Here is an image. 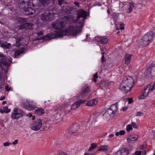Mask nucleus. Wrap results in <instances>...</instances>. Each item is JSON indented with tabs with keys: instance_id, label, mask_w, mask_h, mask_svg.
Segmentation results:
<instances>
[{
	"instance_id": "nucleus-1",
	"label": "nucleus",
	"mask_w": 155,
	"mask_h": 155,
	"mask_svg": "<svg viewBox=\"0 0 155 155\" xmlns=\"http://www.w3.org/2000/svg\"><path fill=\"white\" fill-rule=\"evenodd\" d=\"M78 18L76 20L81 18H82L81 21L77 23L75 27L72 26H69L66 29L59 31V38L64 36L72 35L75 36L81 32L82 28L84 26V22L87 16V13L85 10H78Z\"/></svg>"
},
{
	"instance_id": "nucleus-2",
	"label": "nucleus",
	"mask_w": 155,
	"mask_h": 155,
	"mask_svg": "<svg viewBox=\"0 0 155 155\" xmlns=\"http://www.w3.org/2000/svg\"><path fill=\"white\" fill-rule=\"evenodd\" d=\"M134 83V80L132 77L129 76L125 77L121 83L119 89L123 92L126 93L131 89Z\"/></svg>"
},
{
	"instance_id": "nucleus-3",
	"label": "nucleus",
	"mask_w": 155,
	"mask_h": 155,
	"mask_svg": "<svg viewBox=\"0 0 155 155\" xmlns=\"http://www.w3.org/2000/svg\"><path fill=\"white\" fill-rule=\"evenodd\" d=\"M155 37V35L153 32L149 31L140 40L139 44L142 47L147 46L152 41Z\"/></svg>"
},
{
	"instance_id": "nucleus-4",
	"label": "nucleus",
	"mask_w": 155,
	"mask_h": 155,
	"mask_svg": "<svg viewBox=\"0 0 155 155\" xmlns=\"http://www.w3.org/2000/svg\"><path fill=\"white\" fill-rule=\"evenodd\" d=\"M0 57L2 58L0 63V66L2 69L7 71L9 64L12 61V59L9 57L4 56L2 53L0 52Z\"/></svg>"
},
{
	"instance_id": "nucleus-5",
	"label": "nucleus",
	"mask_w": 155,
	"mask_h": 155,
	"mask_svg": "<svg viewBox=\"0 0 155 155\" xmlns=\"http://www.w3.org/2000/svg\"><path fill=\"white\" fill-rule=\"evenodd\" d=\"M51 26L53 28L56 30L54 31L55 33H50L46 35L45 39L48 40L58 37V21L57 20L55 22H53L51 25Z\"/></svg>"
},
{
	"instance_id": "nucleus-6",
	"label": "nucleus",
	"mask_w": 155,
	"mask_h": 155,
	"mask_svg": "<svg viewBox=\"0 0 155 155\" xmlns=\"http://www.w3.org/2000/svg\"><path fill=\"white\" fill-rule=\"evenodd\" d=\"M25 115L24 112L18 108H14L12 111L11 117L15 120L18 119Z\"/></svg>"
},
{
	"instance_id": "nucleus-7",
	"label": "nucleus",
	"mask_w": 155,
	"mask_h": 155,
	"mask_svg": "<svg viewBox=\"0 0 155 155\" xmlns=\"http://www.w3.org/2000/svg\"><path fill=\"white\" fill-rule=\"evenodd\" d=\"M56 14L53 13H45L42 15L41 17V21H49L54 20Z\"/></svg>"
},
{
	"instance_id": "nucleus-8",
	"label": "nucleus",
	"mask_w": 155,
	"mask_h": 155,
	"mask_svg": "<svg viewBox=\"0 0 155 155\" xmlns=\"http://www.w3.org/2000/svg\"><path fill=\"white\" fill-rule=\"evenodd\" d=\"M42 126V121L41 119H38L32 123L31 128L33 130L38 131L41 128Z\"/></svg>"
},
{
	"instance_id": "nucleus-9",
	"label": "nucleus",
	"mask_w": 155,
	"mask_h": 155,
	"mask_svg": "<svg viewBox=\"0 0 155 155\" xmlns=\"http://www.w3.org/2000/svg\"><path fill=\"white\" fill-rule=\"evenodd\" d=\"M145 75L153 76L155 75V65H151L144 71Z\"/></svg>"
},
{
	"instance_id": "nucleus-10",
	"label": "nucleus",
	"mask_w": 155,
	"mask_h": 155,
	"mask_svg": "<svg viewBox=\"0 0 155 155\" xmlns=\"http://www.w3.org/2000/svg\"><path fill=\"white\" fill-rule=\"evenodd\" d=\"M150 87V85H147L144 87L143 93L139 97V99H144L147 96L149 93Z\"/></svg>"
},
{
	"instance_id": "nucleus-11",
	"label": "nucleus",
	"mask_w": 155,
	"mask_h": 155,
	"mask_svg": "<svg viewBox=\"0 0 155 155\" xmlns=\"http://www.w3.org/2000/svg\"><path fill=\"white\" fill-rule=\"evenodd\" d=\"M26 102L28 105H25V104H24L26 108L30 110H32L35 109L36 107V104L35 103H34V102L30 100H27Z\"/></svg>"
},
{
	"instance_id": "nucleus-12",
	"label": "nucleus",
	"mask_w": 155,
	"mask_h": 155,
	"mask_svg": "<svg viewBox=\"0 0 155 155\" xmlns=\"http://www.w3.org/2000/svg\"><path fill=\"white\" fill-rule=\"evenodd\" d=\"M107 110H110L112 115H115L117 114L118 112L117 104H115L112 105Z\"/></svg>"
},
{
	"instance_id": "nucleus-13",
	"label": "nucleus",
	"mask_w": 155,
	"mask_h": 155,
	"mask_svg": "<svg viewBox=\"0 0 155 155\" xmlns=\"http://www.w3.org/2000/svg\"><path fill=\"white\" fill-rule=\"evenodd\" d=\"M79 128L78 124H76L72 125L68 129L69 133L71 134L77 132Z\"/></svg>"
},
{
	"instance_id": "nucleus-14",
	"label": "nucleus",
	"mask_w": 155,
	"mask_h": 155,
	"mask_svg": "<svg viewBox=\"0 0 155 155\" xmlns=\"http://www.w3.org/2000/svg\"><path fill=\"white\" fill-rule=\"evenodd\" d=\"M33 26V24L31 23H25L24 24H21L19 28L20 30H28L31 29L32 28Z\"/></svg>"
},
{
	"instance_id": "nucleus-15",
	"label": "nucleus",
	"mask_w": 155,
	"mask_h": 155,
	"mask_svg": "<svg viewBox=\"0 0 155 155\" xmlns=\"http://www.w3.org/2000/svg\"><path fill=\"white\" fill-rule=\"evenodd\" d=\"M95 38L97 41L100 42L101 44H106L108 41V40L106 37L98 36L95 37Z\"/></svg>"
},
{
	"instance_id": "nucleus-16",
	"label": "nucleus",
	"mask_w": 155,
	"mask_h": 155,
	"mask_svg": "<svg viewBox=\"0 0 155 155\" xmlns=\"http://www.w3.org/2000/svg\"><path fill=\"white\" fill-rule=\"evenodd\" d=\"M86 101L84 100H79L75 102L71 106V108L72 110H75L82 103H84Z\"/></svg>"
},
{
	"instance_id": "nucleus-17",
	"label": "nucleus",
	"mask_w": 155,
	"mask_h": 155,
	"mask_svg": "<svg viewBox=\"0 0 155 155\" xmlns=\"http://www.w3.org/2000/svg\"><path fill=\"white\" fill-rule=\"evenodd\" d=\"M19 8L21 9L22 10H29L30 8L31 9V8L29 7H26L25 5V2L24 1L21 0L20 1L18 4Z\"/></svg>"
},
{
	"instance_id": "nucleus-18",
	"label": "nucleus",
	"mask_w": 155,
	"mask_h": 155,
	"mask_svg": "<svg viewBox=\"0 0 155 155\" xmlns=\"http://www.w3.org/2000/svg\"><path fill=\"white\" fill-rule=\"evenodd\" d=\"M89 90V88L88 87H85L84 88H83V89L82 90L81 94L79 97H84L85 96L87 95Z\"/></svg>"
},
{
	"instance_id": "nucleus-19",
	"label": "nucleus",
	"mask_w": 155,
	"mask_h": 155,
	"mask_svg": "<svg viewBox=\"0 0 155 155\" xmlns=\"http://www.w3.org/2000/svg\"><path fill=\"white\" fill-rule=\"evenodd\" d=\"M107 13L110 15L113 18L114 21V24L116 25L117 20V14L114 12L113 10H107Z\"/></svg>"
},
{
	"instance_id": "nucleus-20",
	"label": "nucleus",
	"mask_w": 155,
	"mask_h": 155,
	"mask_svg": "<svg viewBox=\"0 0 155 155\" xmlns=\"http://www.w3.org/2000/svg\"><path fill=\"white\" fill-rule=\"evenodd\" d=\"M98 100L97 98L93 99L89 101L86 104V105L88 106H92L97 104Z\"/></svg>"
},
{
	"instance_id": "nucleus-21",
	"label": "nucleus",
	"mask_w": 155,
	"mask_h": 155,
	"mask_svg": "<svg viewBox=\"0 0 155 155\" xmlns=\"http://www.w3.org/2000/svg\"><path fill=\"white\" fill-rule=\"evenodd\" d=\"M50 0H33L32 4L34 6H35L39 5L40 2L42 3L45 2L48 3Z\"/></svg>"
},
{
	"instance_id": "nucleus-22",
	"label": "nucleus",
	"mask_w": 155,
	"mask_h": 155,
	"mask_svg": "<svg viewBox=\"0 0 155 155\" xmlns=\"http://www.w3.org/2000/svg\"><path fill=\"white\" fill-rule=\"evenodd\" d=\"M112 115L110 112V110H107L105 112L103 115V117L104 119L106 120H110V116Z\"/></svg>"
},
{
	"instance_id": "nucleus-23",
	"label": "nucleus",
	"mask_w": 155,
	"mask_h": 155,
	"mask_svg": "<svg viewBox=\"0 0 155 155\" xmlns=\"http://www.w3.org/2000/svg\"><path fill=\"white\" fill-rule=\"evenodd\" d=\"M25 48H22L19 50H16L15 51V53L14 55V57L15 58H17L18 56L24 52L25 51Z\"/></svg>"
},
{
	"instance_id": "nucleus-24",
	"label": "nucleus",
	"mask_w": 155,
	"mask_h": 155,
	"mask_svg": "<svg viewBox=\"0 0 155 155\" xmlns=\"http://www.w3.org/2000/svg\"><path fill=\"white\" fill-rule=\"evenodd\" d=\"M138 137L139 136L137 134L135 135V136L131 135L127 138V140L128 142H130V141H135L137 140Z\"/></svg>"
},
{
	"instance_id": "nucleus-25",
	"label": "nucleus",
	"mask_w": 155,
	"mask_h": 155,
	"mask_svg": "<svg viewBox=\"0 0 155 155\" xmlns=\"http://www.w3.org/2000/svg\"><path fill=\"white\" fill-rule=\"evenodd\" d=\"M16 20L18 23L24 24L25 22H27V19L17 17L16 18Z\"/></svg>"
},
{
	"instance_id": "nucleus-26",
	"label": "nucleus",
	"mask_w": 155,
	"mask_h": 155,
	"mask_svg": "<svg viewBox=\"0 0 155 155\" xmlns=\"http://www.w3.org/2000/svg\"><path fill=\"white\" fill-rule=\"evenodd\" d=\"M11 110L8 108L7 106L4 107L0 109V112L2 114H3L4 113H7L10 112Z\"/></svg>"
},
{
	"instance_id": "nucleus-27",
	"label": "nucleus",
	"mask_w": 155,
	"mask_h": 155,
	"mask_svg": "<svg viewBox=\"0 0 155 155\" xmlns=\"http://www.w3.org/2000/svg\"><path fill=\"white\" fill-rule=\"evenodd\" d=\"M45 113L44 110L41 108H38V109L35 110V114L40 115L43 114Z\"/></svg>"
},
{
	"instance_id": "nucleus-28",
	"label": "nucleus",
	"mask_w": 155,
	"mask_h": 155,
	"mask_svg": "<svg viewBox=\"0 0 155 155\" xmlns=\"http://www.w3.org/2000/svg\"><path fill=\"white\" fill-rule=\"evenodd\" d=\"M131 55L128 54H126L125 55V63L127 64H129L130 62V60Z\"/></svg>"
},
{
	"instance_id": "nucleus-29",
	"label": "nucleus",
	"mask_w": 155,
	"mask_h": 155,
	"mask_svg": "<svg viewBox=\"0 0 155 155\" xmlns=\"http://www.w3.org/2000/svg\"><path fill=\"white\" fill-rule=\"evenodd\" d=\"M120 151L122 155H127L129 153L128 150L124 148H122Z\"/></svg>"
},
{
	"instance_id": "nucleus-30",
	"label": "nucleus",
	"mask_w": 155,
	"mask_h": 155,
	"mask_svg": "<svg viewBox=\"0 0 155 155\" xmlns=\"http://www.w3.org/2000/svg\"><path fill=\"white\" fill-rule=\"evenodd\" d=\"M108 146L106 145H104L101 146L98 149V151H106L108 150Z\"/></svg>"
},
{
	"instance_id": "nucleus-31",
	"label": "nucleus",
	"mask_w": 155,
	"mask_h": 155,
	"mask_svg": "<svg viewBox=\"0 0 155 155\" xmlns=\"http://www.w3.org/2000/svg\"><path fill=\"white\" fill-rule=\"evenodd\" d=\"M66 23L65 22H61L59 23V31L61 30H59V28L62 29L65 26Z\"/></svg>"
},
{
	"instance_id": "nucleus-32",
	"label": "nucleus",
	"mask_w": 155,
	"mask_h": 155,
	"mask_svg": "<svg viewBox=\"0 0 155 155\" xmlns=\"http://www.w3.org/2000/svg\"><path fill=\"white\" fill-rule=\"evenodd\" d=\"M125 131L124 130H121L119 132H117L115 133V135L116 136H118L119 135H123L125 133Z\"/></svg>"
},
{
	"instance_id": "nucleus-33",
	"label": "nucleus",
	"mask_w": 155,
	"mask_h": 155,
	"mask_svg": "<svg viewBox=\"0 0 155 155\" xmlns=\"http://www.w3.org/2000/svg\"><path fill=\"white\" fill-rule=\"evenodd\" d=\"M97 147V145L94 143H92L91 144V146L89 147L88 149L89 151H91L92 150L95 149Z\"/></svg>"
},
{
	"instance_id": "nucleus-34",
	"label": "nucleus",
	"mask_w": 155,
	"mask_h": 155,
	"mask_svg": "<svg viewBox=\"0 0 155 155\" xmlns=\"http://www.w3.org/2000/svg\"><path fill=\"white\" fill-rule=\"evenodd\" d=\"M29 10H23V13L25 15H31L33 14L32 12H29Z\"/></svg>"
},
{
	"instance_id": "nucleus-35",
	"label": "nucleus",
	"mask_w": 155,
	"mask_h": 155,
	"mask_svg": "<svg viewBox=\"0 0 155 155\" xmlns=\"http://www.w3.org/2000/svg\"><path fill=\"white\" fill-rule=\"evenodd\" d=\"M132 129V125L130 124H129L126 126V130L127 132L130 131Z\"/></svg>"
},
{
	"instance_id": "nucleus-36",
	"label": "nucleus",
	"mask_w": 155,
	"mask_h": 155,
	"mask_svg": "<svg viewBox=\"0 0 155 155\" xmlns=\"http://www.w3.org/2000/svg\"><path fill=\"white\" fill-rule=\"evenodd\" d=\"M134 7V3L133 2H130L129 3V6L128 10H132Z\"/></svg>"
},
{
	"instance_id": "nucleus-37",
	"label": "nucleus",
	"mask_w": 155,
	"mask_h": 155,
	"mask_svg": "<svg viewBox=\"0 0 155 155\" xmlns=\"http://www.w3.org/2000/svg\"><path fill=\"white\" fill-rule=\"evenodd\" d=\"M97 74V73L96 72L93 76V81L95 82H96L97 81L96 79L98 78Z\"/></svg>"
},
{
	"instance_id": "nucleus-38",
	"label": "nucleus",
	"mask_w": 155,
	"mask_h": 155,
	"mask_svg": "<svg viewBox=\"0 0 155 155\" xmlns=\"http://www.w3.org/2000/svg\"><path fill=\"white\" fill-rule=\"evenodd\" d=\"M11 45V44L10 43L5 44L4 45V47L6 48L9 49Z\"/></svg>"
},
{
	"instance_id": "nucleus-39",
	"label": "nucleus",
	"mask_w": 155,
	"mask_h": 155,
	"mask_svg": "<svg viewBox=\"0 0 155 155\" xmlns=\"http://www.w3.org/2000/svg\"><path fill=\"white\" fill-rule=\"evenodd\" d=\"M149 85L150 86V90L151 91H153L154 90V88H155V82H154L152 86L151 87V85L150 84H149Z\"/></svg>"
},
{
	"instance_id": "nucleus-40",
	"label": "nucleus",
	"mask_w": 155,
	"mask_h": 155,
	"mask_svg": "<svg viewBox=\"0 0 155 155\" xmlns=\"http://www.w3.org/2000/svg\"><path fill=\"white\" fill-rule=\"evenodd\" d=\"M132 125L133 127L135 128H137L138 127L137 125L134 122H132Z\"/></svg>"
},
{
	"instance_id": "nucleus-41",
	"label": "nucleus",
	"mask_w": 155,
	"mask_h": 155,
	"mask_svg": "<svg viewBox=\"0 0 155 155\" xmlns=\"http://www.w3.org/2000/svg\"><path fill=\"white\" fill-rule=\"evenodd\" d=\"M12 144V143H10L8 142H7L4 143L3 145L5 147H7L9 146L10 144Z\"/></svg>"
},
{
	"instance_id": "nucleus-42",
	"label": "nucleus",
	"mask_w": 155,
	"mask_h": 155,
	"mask_svg": "<svg viewBox=\"0 0 155 155\" xmlns=\"http://www.w3.org/2000/svg\"><path fill=\"white\" fill-rule=\"evenodd\" d=\"M22 38H20L19 39H17V40L15 45L17 46H18L19 45V42L20 40H21V39H22Z\"/></svg>"
},
{
	"instance_id": "nucleus-43",
	"label": "nucleus",
	"mask_w": 155,
	"mask_h": 155,
	"mask_svg": "<svg viewBox=\"0 0 155 155\" xmlns=\"http://www.w3.org/2000/svg\"><path fill=\"white\" fill-rule=\"evenodd\" d=\"M5 89L7 91H9L10 90H12V88L9 87L8 86H6L5 87Z\"/></svg>"
},
{
	"instance_id": "nucleus-44",
	"label": "nucleus",
	"mask_w": 155,
	"mask_h": 155,
	"mask_svg": "<svg viewBox=\"0 0 155 155\" xmlns=\"http://www.w3.org/2000/svg\"><path fill=\"white\" fill-rule=\"evenodd\" d=\"M142 113L141 112H138L136 114V116H140L141 117V116Z\"/></svg>"
},
{
	"instance_id": "nucleus-45",
	"label": "nucleus",
	"mask_w": 155,
	"mask_h": 155,
	"mask_svg": "<svg viewBox=\"0 0 155 155\" xmlns=\"http://www.w3.org/2000/svg\"><path fill=\"white\" fill-rule=\"evenodd\" d=\"M38 36H39L40 35H42L43 34V32L42 31H40L37 33Z\"/></svg>"
},
{
	"instance_id": "nucleus-46",
	"label": "nucleus",
	"mask_w": 155,
	"mask_h": 155,
	"mask_svg": "<svg viewBox=\"0 0 155 155\" xmlns=\"http://www.w3.org/2000/svg\"><path fill=\"white\" fill-rule=\"evenodd\" d=\"M141 154V151H136L135 153V155H140Z\"/></svg>"
},
{
	"instance_id": "nucleus-47",
	"label": "nucleus",
	"mask_w": 155,
	"mask_h": 155,
	"mask_svg": "<svg viewBox=\"0 0 155 155\" xmlns=\"http://www.w3.org/2000/svg\"><path fill=\"white\" fill-rule=\"evenodd\" d=\"M64 0H59V5L61 6L63 3H64Z\"/></svg>"
},
{
	"instance_id": "nucleus-48",
	"label": "nucleus",
	"mask_w": 155,
	"mask_h": 155,
	"mask_svg": "<svg viewBox=\"0 0 155 155\" xmlns=\"http://www.w3.org/2000/svg\"><path fill=\"white\" fill-rule=\"evenodd\" d=\"M18 141L17 139L15 140L14 141H13L12 143L13 145H15L16 144H17L18 143Z\"/></svg>"
},
{
	"instance_id": "nucleus-49",
	"label": "nucleus",
	"mask_w": 155,
	"mask_h": 155,
	"mask_svg": "<svg viewBox=\"0 0 155 155\" xmlns=\"http://www.w3.org/2000/svg\"><path fill=\"white\" fill-rule=\"evenodd\" d=\"M133 102V100L131 98H129L128 99V103L129 104H131Z\"/></svg>"
},
{
	"instance_id": "nucleus-50",
	"label": "nucleus",
	"mask_w": 155,
	"mask_h": 155,
	"mask_svg": "<svg viewBox=\"0 0 155 155\" xmlns=\"http://www.w3.org/2000/svg\"><path fill=\"white\" fill-rule=\"evenodd\" d=\"M115 155H122L120 150L117 151L115 153Z\"/></svg>"
},
{
	"instance_id": "nucleus-51",
	"label": "nucleus",
	"mask_w": 155,
	"mask_h": 155,
	"mask_svg": "<svg viewBox=\"0 0 155 155\" xmlns=\"http://www.w3.org/2000/svg\"><path fill=\"white\" fill-rule=\"evenodd\" d=\"M59 155H67L65 153L61 152L59 153Z\"/></svg>"
},
{
	"instance_id": "nucleus-52",
	"label": "nucleus",
	"mask_w": 155,
	"mask_h": 155,
	"mask_svg": "<svg viewBox=\"0 0 155 155\" xmlns=\"http://www.w3.org/2000/svg\"><path fill=\"white\" fill-rule=\"evenodd\" d=\"M124 25L123 24H120V29L121 30H123L124 29V27L122 25Z\"/></svg>"
},
{
	"instance_id": "nucleus-53",
	"label": "nucleus",
	"mask_w": 155,
	"mask_h": 155,
	"mask_svg": "<svg viewBox=\"0 0 155 155\" xmlns=\"http://www.w3.org/2000/svg\"><path fill=\"white\" fill-rule=\"evenodd\" d=\"M114 136V134H110L108 136V137L109 138H111L113 137Z\"/></svg>"
},
{
	"instance_id": "nucleus-54",
	"label": "nucleus",
	"mask_w": 155,
	"mask_h": 155,
	"mask_svg": "<svg viewBox=\"0 0 155 155\" xmlns=\"http://www.w3.org/2000/svg\"><path fill=\"white\" fill-rule=\"evenodd\" d=\"M104 52H102V54H103L102 56L101 57V59H102V61L103 62L104 61L103 60V59L104 58Z\"/></svg>"
},
{
	"instance_id": "nucleus-55",
	"label": "nucleus",
	"mask_w": 155,
	"mask_h": 155,
	"mask_svg": "<svg viewBox=\"0 0 155 155\" xmlns=\"http://www.w3.org/2000/svg\"><path fill=\"white\" fill-rule=\"evenodd\" d=\"M144 146L143 145H142L140 146V148L141 150H143L144 149Z\"/></svg>"
},
{
	"instance_id": "nucleus-56",
	"label": "nucleus",
	"mask_w": 155,
	"mask_h": 155,
	"mask_svg": "<svg viewBox=\"0 0 155 155\" xmlns=\"http://www.w3.org/2000/svg\"><path fill=\"white\" fill-rule=\"evenodd\" d=\"M5 96L2 97L0 98V100H3L5 99Z\"/></svg>"
},
{
	"instance_id": "nucleus-57",
	"label": "nucleus",
	"mask_w": 155,
	"mask_h": 155,
	"mask_svg": "<svg viewBox=\"0 0 155 155\" xmlns=\"http://www.w3.org/2000/svg\"><path fill=\"white\" fill-rule=\"evenodd\" d=\"M74 4L77 6H79V3L78 2H74Z\"/></svg>"
},
{
	"instance_id": "nucleus-58",
	"label": "nucleus",
	"mask_w": 155,
	"mask_h": 155,
	"mask_svg": "<svg viewBox=\"0 0 155 155\" xmlns=\"http://www.w3.org/2000/svg\"><path fill=\"white\" fill-rule=\"evenodd\" d=\"M127 109V107H124L123 108L122 110L123 111H125Z\"/></svg>"
},
{
	"instance_id": "nucleus-59",
	"label": "nucleus",
	"mask_w": 155,
	"mask_h": 155,
	"mask_svg": "<svg viewBox=\"0 0 155 155\" xmlns=\"http://www.w3.org/2000/svg\"><path fill=\"white\" fill-rule=\"evenodd\" d=\"M143 155H146V151L145 150H144L143 151Z\"/></svg>"
},
{
	"instance_id": "nucleus-60",
	"label": "nucleus",
	"mask_w": 155,
	"mask_h": 155,
	"mask_svg": "<svg viewBox=\"0 0 155 155\" xmlns=\"http://www.w3.org/2000/svg\"><path fill=\"white\" fill-rule=\"evenodd\" d=\"M2 74L0 73V80H2Z\"/></svg>"
},
{
	"instance_id": "nucleus-61",
	"label": "nucleus",
	"mask_w": 155,
	"mask_h": 155,
	"mask_svg": "<svg viewBox=\"0 0 155 155\" xmlns=\"http://www.w3.org/2000/svg\"><path fill=\"white\" fill-rule=\"evenodd\" d=\"M28 116L29 117H31L32 116V114H28Z\"/></svg>"
},
{
	"instance_id": "nucleus-62",
	"label": "nucleus",
	"mask_w": 155,
	"mask_h": 155,
	"mask_svg": "<svg viewBox=\"0 0 155 155\" xmlns=\"http://www.w3.org/2000/svg\"><path fill=\"white\" fill-rule=\"evenodd\" d=\"M91 154L90 153H87L84 154V155H91Z\"/></svg>"
},
{
	"instance_id": "nucleus-63",
	"label": "nucleus",
	"mask_w": 155,
	"mask_h": 155,
	"mask_svg": "<svg viewBox=\"0 0 155 155\" xmlns=\"http://www.w3.org/2000/svg\"><path fill=\"white\" fill-rule=\"evenodd\" d=\"M6 103V101H3L2 102V104H3L4 105Z\"/></svg>"
},
{
	"instance_id": "nucleus-64",
	"label": "nucleus",
	"mask_w": 155,
	"mask_h": 155,
	"mask_svg": "<svg viewBox=\"0 0 155 155\" xmlns=\"http://www.w3.org/2000/svg\"><path fill=\"white\" fill-rule=\"evenodd\" d=\"M100 50L102 51H103V49L102 48L101 46H100Z\"/></svg>"
}]
</instances>
